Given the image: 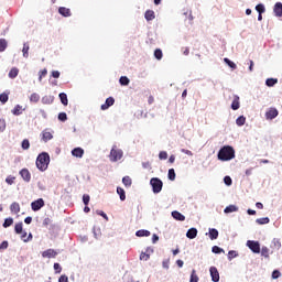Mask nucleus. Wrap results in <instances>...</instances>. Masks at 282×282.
Returning <instances> with one entry per match:
<instances>
[{"mask_svg": "<svg viewBox=\"0 0 282 282\" xmlns=\"http://www.w3.org/2000/svg\"><path fill=\"white\" fill-rule=\"evenodd\" d=\"M224 183L226 184V186H232V178L230 176H225Z\"/></svg>", "mask_w": 282, "mask_h": 282, "instance_id": "56", "label": "nucleus"}, {"mask_svg": "<svg viewBox=\"0 0 282 282\" xmlns=\"http://www.w3.org/2000/svg\"><path fill=\"white\" fill-rule=\"evenodd\" d=\"M224 63H226V65H228V67H230V69H237V64H235V62L230 61V58L225 57Z\"/></svg>", "mask_w": 282, "mask_h": 282, "instance_id": "35", "label": "nucleus"}, {"mask_svg": "<svg viewBox=\"0 0 282 282\" xmlns=\"http://www.w3.org/2000/svg\"><path fill=\"white\" fill-rule=\"evenodd\" d=\"M20 175H21L22 180L26 183H30L32 180V174L30 173V170H28L25 167L20 171Z\"/></svg>", "mask_w": 282, "mask_h": 282, "instance_id": "10", "label": "nucleus"}, {"mask_svg": "<svg viewBox=\"0 0 282 282\" xmlns=\"http://www.w3.org/2000/svg\"><path fill=\"white\" fill-rule=\"evenodd\" d=\"M21 148L23 149V151H28V149H30V140L24 139L21 143Z\"/></svg>", "mask_w": 282, "mask_h": 282, "instance_id": "50", "label": "nucleus"}, {"mask_svg": "<svg viewBox=\"0 0 282 282\" xmlns=\"http://www.w3.org/2000/svg\"><path fill=\"white\" fill-rule=\"evenodd\" d=\"M115 104H116V99L113 97H108L105 104L101 105L100 109L101 111H107V109H109V107H113Z\"/></svg>", "mask_w": 282, "mask_h": 282, "instance_id": "9", "label": "nucleus"}, {"mask_svg": "<svg viewBox=\"0 0 282 282\" xmlns=\"http://www.w3.org/2000/svg\"><path fill=\"white\" fill-rule=\"evenodd\" d=\"M53 268H54L56 274H61L63 268H61V264L58 262H55Z\"/></svg>", "mask_w": 282, "mask_h": 282, "instance_id": "55", "label": "nucleus"}, {"mask_svg": "<svg viewBox=\"0 0 282 282\" xmlns=\"http://www.w3.org/2000/svg\"><path fill=\"white\" fill-rule=\"evenodd\" d=\"M189 282H199V276H197V273L195 270H192Z\"/></svg>", "mask_w": 282, "mask_h": 282, "instance_id": "44", "label": "nucleus"}, {"mask_svg": "<svg viewBox=\"0 0 282 282\" xmlns=\"http://www.w3.org/2000/svg\"><path fill=\"white\" fill-rule=\"evenodd\" d=\"M54 135L52 132H48L47 130L42 131V142H50V140H53Z\"/></svg>", "mask_w": 282, "mask_h": 282, "instance_id": "16", "label": "nucleus"}, {"mask_svg": "<svg viewBox=\"0 0 282 282\" xmlns=\"http://www.w3.org/2000/svg\"><path fill=\"white\" fill-rule=\"evenodd\" d=\"M172 217L176 221H186V216H184L182 213L177 210L172 212Z\"/></svg>", "mask_w": 282, "mask_h": 282, "instance_id": "15", "label": "nucleus"}, {"mask_svg": "<svg viewBox=\"0 0 282 282\" xmlns=\"http://www.w3.org/2000/svg\"><path fill=\"white\" fill-rule=\"evenodd\" d=\"M256 224H258L259 226H265V224H270V218L269 217L258 218L256 219Z\"/></svg>", "mask_w": 282, "mask_h": 282, "instance_id": "33", "label": "nucleus"}, {"mask_svg": "<svg viewBox=\"0 0 282 282\" xmlns=\"http://www.w3.org/2000/svg\"><path fill=\"white\" fill-rule=\"evenodd\" d=\"M135 237H151V231L147 229H141L135 231Z\"/></svg>", "mask_w": 282, "mask_h": 282, "instance_id": "26", "label": "nucleus"}, {"mask_svg": "<svg viewBox=\"0 0 282 282\" xmlns=\"http://www.w3.org/2000/svg\"><path fill=\"white\" fill-rule=\"evenodd\" d=\"M261 257H264V259L270 258V249L268 247H262L261 249Z\"/></svg>", "mask_w": 282, "mask_h": 282, "instance_id": "41", "label": "nucleus"}, {"mask_svg": "<svg viewBox=\"0 0 282 282\" xmlns=\"http://www.w3.org/2000/svg\"><path fill=\"white\" fill-rule=\"evenodd\" d=\"M217 158L220 162H230V160H235V148H232V145H224L218 151Z\"/></svg>", "mask_w": 282, "mask_h": 282, "instance_id": "1", "label": "nucleus"}, {"mask_svg": "<svg viewBox=\"0 0 282 282\" xmlns=\"http://www.w3.org/2000/svg\"><path fill=\"white\" fill-rule=\"evenodd\" d=\"M212 252H213L214 254H221V252H225V251H224V249L220 248L219 246H214V247L212 248Z\"/></svg>", "mask_w": 282, "mask_h": 282, "instance_id": "48", "label": "nucleus"}, {"mask_svg": "<svg viewBox=\"0 0 282 282\" xmlns=\"http://www.w3.org/2000/svg\"><path fill=\"white\" fill-rule=\"evenodd\" d=\"M237 257H239V253H237V251L230 250V251L228 252V260H229V261H232V259H237Z\"/></svg>", "mask_w": 282, "mask_h": 282, "instance_id": "46", "label": "nucleus"}, {"mask_svg": "<svg viewBox=\"0 0 282 282\" xmlns=\"http://www.w3.org/2000/svg\"><path fill=\"white\" fill-rule=\"evenodd\" d=\"M187 239H195L197 237V228L192 227L186 232Z\"/></svg>", "mask_w": 282, "mask_h": 282, "instance_id": "19", "label": "nucleus"}, {"mask_svg": "<svg viewBox=\"0 0 282 282\" xmlns=\"http://www.w3.org/2000/svg\"><path fill=\"white\" fill-rule=\"evenodd\" d=\"M236 124L237 127H243V124H246V117L240 116L236 119Z\"/></svg>", "mask_w": 282, "mask_h": 282, "instance_id": "42", "label": "nucleus"}, {"mask_svg": "<svg viewBox=\"0 0 282 282\" xmlns=\"http://www.w3.org/2000/svg\"><path fill=\"white\" fill-rule=\"evenodd\" d=\"M150 186L152 188V193H154V195H159V193H162V188H164V182H162L160 177H152L150 180Z\"/></svg>", "mask_w": 282, "mask_h": 282, "instance_id": "3", "label": "nucleus"}, {"mask_svg": "<svg viewBox=\"0 0 282 282\" xmlns=\"http://www.w3.org/2000/svg\"><path fill=\"white\" fill-rule=\"evenodd\" d=\"M23 58L30 57V44L28 42H24L23 48H22Z\"/></svg>", "mask_w": 282, "mask_h": 282, "instance_id": "22", "label": "nucleus"}, {"mask_svg": "<svg viewBox=\"0 0 282 282\" xmlns=\"http://www.w3.org/2000/svg\"><path fill=\"white\" fill-rule=\"evenodd\" d=\"M121 158H124V152L122 149H118L117 145H112L109 154L110 162H119Z\"/></svg>", "mask_w": 282, "mask_h": 282, "instance_id": "4", "label": "nucleus"}, {"mask_svg": "<svg viewBox=\"0 0 282 282\" xmlns=\"http://www.w3.org/2000/svg\"><path fill=\"white\" fill-rule=\"evenodd\" d=\"M9 78H11L12 80H14V78H17V76H19V68L17 67H12L8 74Z\"/></svg>", "mask_w": 282, "mask_h": 282, "instance_id": "28", "label": "nucleus"}, {"mask_svg": "<svg viewBox=\"0 0 282 282\" xmlns=\"http://www.w3.org/2000/svg\"><path fill=\"white\" fill-rule=\"evenodd\" d=\"M42 105H52L54 102V96L52 95H46L43 96L41 99Z\"/></svg>", "mask_w": 282, "mask_h": 282, "instance_id": "17", "label": "nucleus"}, {"mask_svg": "<svg viewBox=\"0 0 282 282\" xmlns=\"http://www.w3.org/2000/svg\"><path fill=\"white\" fill-rule=\"evenodd\" d=\"M73 158H83L85 155V150L83 148H75L72 150Z\"/></svg>", "mask_w": 282, "mask_h": 282, "instance_id": "14", "label": "nucleus"}, {"mask_svg": "<svg viewBox=\"0 0 282 282\" xmlns=\"http://www.w3.org/2000/svg\"><path fill=\"white\" fill-rule=\"evenodd\" d=\"M6 131V119H0V133Z\"/></svg>", "mask_w": 282, "mask_h": 282, "instance_id": "59", "label": "nucleus"}, {"mask_svg": "<svg viewBox=\"0 0 282 282\" xmlns=\"http://www.w3.org/2000/svg\"><path fill=\"white\" fill-rule=\"evenodd\" d=\"M23 111H25V109H23V106L17 105V106L11 110V113H13V116H21V113H23Z\"/></svg>", "mask_w": 282, "mask_h": 282, "instance_id": "21", "label": "nucleus"}, {"mask_svg": "<svg viewBox=\"0 0 282 282\" xmlns=\"http://www.w3.org/2000/svg\"><path fill=\"white\" fill-rule=\"evenodd\" d=\"M119 83H120V85H122L123 87H127V85H129V83H130L129 77H127V76H121V77L119 78Z\"/></svg>", "mask_w": 282, "mask_h": 282, "instance_id": "43", "label": "nucleus"}, {"mask_svg": "<svg viewBox=\"0 0 282 282\" xmlns=\"http://www.w3.org/2000/svg\"><path fill=\"white\" fill-rule=\"evenodd\" d=\"M256 11L258 14H263L265 13V6L263 3H259L256 6Z\"/></svg>", "mask_w": 282, "mask_h": 282, "instance_id": "39", "label": "nucleus"}, {"mask_svg": "<svg viewBox=\"0 0 282 282\" xmlns=\"http://www.w3.org/2000/svg\"><path fill=\"white\" fill-rule=\"evenodd\" d=\"M52 77H53V78H61V72H58V70H53V72H52Z\"/></svg>", "mask_w": 282, "mask_h": 282, "instance_id": "64", "label": "nucleus"}, {"mask_svg": "<svg viewBox=\"0 0 282 282\" xmlns=\"http://www.w3.org/2000/svg\"><path fill=\"white\" fill-rule=\"evenodd\" d=\"M175 177H176L175 169H170L167 172V178L170 180V182H175Z\"/></svg>", "mask_w": 282, "mask_h": 282, "instance_id": "37", "label": "nucleus"}, {"mask_svg": "<svg viewBox=\"0 0 282 282\" xmlns=\"http://www.w3.org/2000/svg\"><path fill=\"white\" fill-rule=\"evenodd\" d=\"M58 12L62 17H65V18L72 17V11L65 7H59Z\"/></svg>", "mask_w": 282, "mask_h": 282, "instance_id": "20", "label": "nucleus"}, {"mask_svg": "<svg viewBox=\"0 0 282 282\" xmlns=\"http://www.w3.org/2000/svg\"><path fill=\"white\" fill-rule=\"evenodd\" d=\"M239 207L237 205H229L224 209L225 215H229V213H237Z\"/></svg>", "mask_w": 282, "mask_h": 282, "instance_id": "23", "label": "nucleus"}, {"mask_svg": "<svg viewBox=\"0 0 282 282\" xmlns=\"http://www.w3.org/2000/svg\"><path fill=\"white\" fill-rule=\"evenodd\" d=\"M117 194L119 195L121 202H124V199H127V193L124 192V188L117 187Z\"/></svg>", "mask_w": 282, "mask_h": 282, "instance_id": "30", "label": "nucleus"}, {"mask_svg": "<svg viewBox=\"0 0 282 282\" xmlns=\"http://www.w3.org/2000/svg\"><path fill=\"white\" fill-rule=\"evenodd\" d=\"M272 246L273 248H276V250H281V240L279 238H273Z\"/></svg>", "mask_w": 282, "mask_h": 282, "instance_id": "45", "label": "nucleus"}, {"mask_svg": "<svg viewBox=\"0 0 282 282\" xmlns=\"http://www.w3.org/2000/svg\"><path fill=\"white\" fill-rule=\"evenodd\" d=\"M43 206H45V200L43 198H37L31 203V209L33 213H39Z\"/></svg>", "mask_w": 282, "mask_h": 282, "instance_id": "7", "label": "nucleus"}, {"mask_svg": "<svg viewBox=\"0 0 282 282\" xmlns=\"http://www.w3.org/2000/svg\"><path fill=\"white\" fill-rule=\"evenodd\" d=\"M29 100L30 102H39V100H41V95H39V93H33L29 97Z\"/></svg>", "mask_w": 282, "mask_h": 282, "instance_id": "34", "label": "nucleus"}, {"mask_svg": "<svg viewBox=\"0 0 282 282\" xmlns=\"http://www.w3.org/2000/svg\"><path fill=\"white\" fill-rule=\"evenodd\" d=\"M279 117V109L274 108V107H270L265 113H264V118L265 120H274V118Z\"/></svg>", "mask_w": 282, "mask_h": 282, "instance_id": "6", "label": "nucleus"}, {"mask_svg": "<svg viewBox=\"0 0 282 282\" xmlns=\"http://www.w3.org/2000/svg\"><path fill=\"white\" fill-rule=\"evenodd\" d=\"M96 213H97V215H99V217H102L106 219V221H109V216H107L105 212L97 210Z\"/></svg>", "mask_w": 282, "mask_h": 282, "instance_id": "60", "label": "nucleus"}, {"mask_svg": "<svg viewBox=\"0 0 282 282\" xmlns=\"http://www.w3.org/2000/svg\"><path fill=\"white\" fill-rule=\"evenodd\" d=\"M273 14L278 19H282V2H276L273 7Z\"/></svg>", "mask_w": 282, "mask_h": 282, "instance_id": "11", "label": "nucleus"}, {"mask_svg": "<svg viewBox=\"0 0 282 282\" xmlns=\"http://www.w3.org/2000/svg\"><path fill=\"white\" fill-rule=\"evenodd\" d=\"M58 282H69V278L67 275H61Z\"/></svg>", "mask_w": 282, "mask_h": 282, "instance_id": "63", "label": "nucleus"}, {"mask_svg": "<svg viewBox=\"0 0 282 282\" xmlns=\"http://www.w3.org/2000/svg\"><path fill=\"white\" fill-rule=\"evenodd\" d=\"M14 231H15V235H21V232H23V223L15 224Z\"/></svg>", "mask_w": 282, "mask_h": 282, "instance_id": "38", "label": "nucleus"}, {"mask_svg": "<svg viewBox=\"0 0 282 282\" xmlns=\"http://www.w3.org/2000/svg\"><path fill=\"white\" fill-rule=\"evenodd\" d=\"M14 224V218L9 217L4 219V223L2 224L3 228H10Z\"/></svg>", "mask_w": 282, "mask_h": 282, "instance_id": "36", "label": "nucleus"}, {"mask_svg": "<svg viewBox=\"0 0 282 282\" xmlns=\"http://www.w3.org/2000/svg\"><path fill=\"white\" fill-rule=\"evenodd\" d=\"M36 169L41 171L42 173L47 171V167L50 166V153L42 152L36 158Z\"/></svg>", "mask_w": 282, "mask_h": 282, "instance_id": "2", "label": "nucleus"}, {"mask_svg": "<svg viewBox=\"0 0 282 282\" xmlns=\"http://www.w3.org/2000/svg\"><path fill=\"white\" fill-rule=\"evenodd\" d=\"M57 118H58L59 122H67V113L66 112H59Z\"/></svg>", "mask_w": 282, "mask_h": 282, "instance_id": "51", "label": "nucleus"}, {"mask_svg": "<svg viewBox=\"0 0 282 282\" xmlns=\"http://www.w3.org/2000/svg\"><path fill=\"white\" fill-rule=\"evenodd\" d=\"M57 256H58V251H56L54 249H47L42 252V257L44 259H56Z\"/></svg>", "mask_w": 282, "mask_h": 282, "instance_id": "8", "label": "nucleus"}, {"mask_svg": "<svg viewBox=\"0 0 282 282\" xmlns=\"http://www.w3.org/2000/svg\"><path fill=\"white\" fill-rule=\"evenodd\" d=\"M122 184L126 186V188H131V185L133 184V181H131L130 176H123L122 177Z\"/></svg>", "mask_w": 282, "mask_h": 282, "instance_id": "29", "label": "nucleus"}, {"mask_svg": "<svg viewBox=\"0 0 282 282\" xmlns=\"http://www.w3.org/2000/svg\"><path fill=\"white\" fill-rule=\"evenodd\" d=\"M162 56H164L163 53H162V50L156 48L154 51V57L156 58V61H162Z\"/></svg>", "mask_w": 282, "mask_h": 282, "instance_id": "47", "label": "nucleus"}, {"mask_svg": "<svg viewBox=\"0 0 282 282\" xmlns=\"http://www.w3.org/2000/svg\"><path fill=\"white\" fill-rule=\"evenodd\" d=\"M14 180H17V177L9 175L6 178L7 184H9L10 186H12V184H14Z\"/></svg>", "mask_w": 282, "mask_h": 282, "instance_id": "54", "label": "nucleus"}, {"mask_svg": "<svg viewBox=\"0 0 282 282\" xmlns=\"http://www.w3.org/2000/svg\"><path fill=\"white\" fill-rule=\"evenodd\" d=\"M170 265H171V259H170V258H166V259H164V260L162 261V268H163L164 270H169Z\"/></svg>", "mask_w": 282, "mask_h": 282, "instance_id": "49", "label": "nucleus"}, {"mask_svg": "<svg viewBox=\"0 0 282 282\" xmlns=\"http://www.w3.org/2000/svg\"><path fill=\"white\" fill-rule=\"evenodd\" d=\"M89 200H90L89 195L84 194V195H83V203H84L86 206H89Z\"/></svg>", "mask_w": 282, "mask_h": 282, "instance_id": "61", "label": "nucleus"}, {"mask_svg": "<svg viewBox=\"0 0 282 282\" xmlns=\"http://www.w3.org/2000/svg\"><path fill=\"white\" fill-rule=\"evenodd\" d=\"M240 107H241V105L239 102V96H235V99L231 102V109L234 111H237Z\"/></svg>", "mask_w": 282, "mask_h": 282, "instance_id": "24", "label": "nucleus"}, {"mask_svg": "<svg viewBox=\"0 0 282 282\" xmlns=\"http://www.w3.org/2000/svg\"><path fill=\"white\" fill-rule=\"evenodd\" d=\"M151 259V256H149L145 251H142L140 254L141 261H149Z\"/></svg>", "mask_w": 282, "mask_h": 282, "instance_id": "52", "label": "nucleus"}, {"mask_svg": "<svg viewBox=\"0 0 282 282\" xmlns=\"http://www.w3.org/2000/svg\"><path fill=\"white\" fill-rule=\"evenodd\" d=\"M281 276V271L279 270H273L272 272V279H279Z\"/></svg>", "mask_w": 282, "mask_h": 282, "instance_id": "62", "label": "nucleus"}, {"mask_svg": "<svg viewBox=\"0 0 282 282\" xmlns=\"http://www.w3.org/2000/svg\"><path fill=\"white\" fill-rule=\"evenodd\" d=\"M247 248H249V250H251V252H253V254L261 253V243H259V241L248 240Z\"/></svg>", "mask_w": 282, "mask_h": 282, "instance_id": "5", "label": "nucleus"}, {"mask_svg": "<svg viewBox=\"0 0 282 282\" xmlns=\"http://www.w3.org/2000/svg\"><path fill=\"white\" fill-rule=\"evenodd\" d=\"M8 100H10V91L0 94V102H2V105H6Z\"/></svg>", "mask_w": 282, "mask_h": 282, "instance_id": "31", "label": "nucleus"}, {"mask_svg": "<svg viewBox=\"0 0 282 282\" xmlns=\"http://www.w3.org/2000/svg\"><path fill=\"white\" fill-rule=\"evenodd\" d=\"M279 83L278 78H267L265 79V85L267 87H274V85H276Z\"/></svg>", "mask_w": 282, "mask_h": 282, "instance_id": "32", "label": "nucleus"}, {"mask_svg": "<svg viewBox=\"0 0 282 282\" xmlns=\"http://www.w3.org/2000/svg\"><path fill=\"white\" fill-rule=\"evenodd\" d=\"M209 273L213 282H219V271L217 270V267H210Z\"/></svg>", "mask_w": 282, "mask_h": 282, "instance_id": "12", "label": "nucleus"}, {"mask_svg": "<svg viewBox=\"0 0 282 282\" xmlns=\"http://www.w3.org/2000/svg\"><path fill=\"white\" fill-rule=\"evenodd\" d=\"M58 97H59L62 105H64V107H67V105H69V100L67 99V94L59 93Z\"/></svg>", "mask_w": 282, "mask_h": 282, "instance_id": "25", "label": "nucleus"}, {"mask_svg": "<svg viewBox=\"0 0 282 282\" xmlns=\"http://www.w3.org/2000/svg\"><path fill=\"white\" fill-rule=\"evenodd\" d=\"M144 19L147 21H153L155 19V12L153 10L145 11Z\"/></svg>", "mask_w": 282, "mask_h": 282, "instance_id": "27", "label": "nucleus"}, {"mask_svg": "<svg viewBox=\"0 0 282 282\" xmlns=\"http://www.w3.org/2000/svg\"><path fill=\"white\" fill-rule=\"evenodd\" d=\"M93 235L95 239H100V228L93 227Z\"/></svg>", "mask_w": 282, "mask_h": 282, "instance_id": "53", "label": "nucleus"}, {"mask_svg": "<svg viewBox=\"0 0 282 282\" xmlns=\"http://www.w3.org/2000/svg\"><path fill=\"white\" fill-rule=\"evenodd\" d=\"M8 246H10V243L8 242V240H3L0 243V250H8Z\"/></svg>", "mask_w": 282, "mask_h": 282, "instance_id": "58", "label": "nucleus"}, {"mask_svg": "<svg viewBox=\"0 0 282 282\" xmlns=\"http://www.w3.org/2000/svg\"><path fill=\"white\" fill-rule=\"evenodd\" d=\"M6 50H8V41L0 39V52H6Z\"/></svg>", "mask_w": 282, "mask_h": 282, "instance_id": "40", "label": "nucleus"}, {"mask_svg": "<svg viewBox=\"0 0 282 282\" xmlns=\"http://www.w3.org/2000/svg\"><path fill=\"white\" fill-rule=\"evenodd\" d=\"M206 235H208V237L212 241H215L216 239L219 238V230H217L215 228H209V230Z\"/></svg>", "mask_w": 282, "mask_h": 282, "instance_id": "13", "label": "nucleus"}, {"mask_svg": "<svg viewBox=\"0 0 282 282\" xmlns=\"http://www.w3.org/2000/svg\"><path fill=\"white\" fill-rule=\"evenodd\" d=\"M10 210L11 213H13L14 215H19V213H21V205H19V203L14 202L10 205Z\"/></svg>", "mask_w": 282, "mask_h": 282, "instance_id": "18", "label": "nucleus"}, {"mask_svg": "<svg viewBox=\"0 0 282 282\" xmlns=\"http://www.w3.org/2000/svg\"><path fill=\"white\" fill-rule=\"evenodd\" d=\"M167 158H169V153H166V151H161L159 153V159L160 160H167Z\"/></svg>", "mask_w": 282, "mask_h": 282, "instance_id": "57", "label": "nucleus"}]
</instances>
